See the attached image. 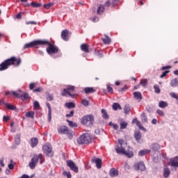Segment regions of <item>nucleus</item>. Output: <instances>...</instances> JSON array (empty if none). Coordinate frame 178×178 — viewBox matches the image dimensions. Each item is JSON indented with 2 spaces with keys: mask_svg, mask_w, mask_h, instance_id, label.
Instances as JSON below:
<instances>
[{
  "mask_svg": "<svg viewBox=\"0 0 178 178\" xmlns=\"http://www.w3.org/2000/svg\"><path fill=\"white\" fill-rule=\"evenodd\" d=\"M22 63V59L16 58V57H11L0 64V72L3 70H6V69L9 68V66H12L14 65L15 66H19Z\"/></svg>",
  "mask_w": 178,
  "mask_h": 178,
  "instance_id": "f257e3e1",
  "label": "nucleus"
},
{
  "mask_svg": "<svg viewBox=\"0 0 178 178\" xmlns=\"http://www.w3.org/2000/svg\"><path fill=\"white\" fill-rule=\"evenodd\" d=\"M42 45L47 46L46 51L49 55H52L54 54H58L59 52V48L56 45L53 44L48 40H42Z\"/></svg>",
  "mask_w": 178,
  "mask_h": 178,
  "instance_id": "f03ea898",
  "label": "nucleus"
},
{
  "mask_svg": "<svg viewBox=\"0 0 178 178\" xmlns=\"http://www.w3.org/2000/svg\"><path fill=\"white\" fill-rule=\"evenodd\" d=\"M38 161H40V164L44 163V160L42 159V154H39L38 155L33 156V157L31 159V162L29 163V168L31 169H34L35 166H37Z\"/></svg>",
  "mask_w": 178,
  "mask_h": 178,
  "instance_id": "7ed1b4c3",
  "label": "nucleus"
},
{
  "mask_svg": "<svg viewBox=\"0 0 178 178\" xmlns=\"http://www.w3.org/2000/svg\"><path fill=\"white\" fill-rule=\"evenodd\" d=\"M75 87L73 86H67V88H64L61 92V95L63 97H70L71 98H74L76 97V94L72 93L74 91Z\"/></svg>",
  "mask_w": 178,
  "mask_h": 178,
  "instance_id": "20e7f679",
  "label": "nucleus"
},
{
  "mask_svg": "<svg viewBox=\"0 0 178 178\" xmlns=\"http://www.w3.org/2000/svg\"><path fill=\"white\" fill-rule=\"evenodd\" d=\"M94 115H88L82 118L81 123L87 127H92V125L94 124Z\"/></svg>",
  "mask_w": 178,
  "mask_h": 178,
  "instance_id": "39448f33",
  "label": "nucleus"
},
{
  "mask_svg": "<svg viewBox=\"0 0 178 178\" xmlns=\"http://www.w3.org/2000/svg\"><path fill=\"white\" fill-rule=\"evenodd\" d=\"M90 142L91 136L88 134H83L77 139V143L80 145H83V144H90Z\"/></svg>",
  "mask_w": 178,
  "mask_h": 178,
  "instance_id": "423d86ee",
  "label": "nucleus"
},
{
  "mask_svg": "<svg viewBox=\"0 0 178 178\" xmlns=\"http://www.w3.org/2000/svg\"><path fill=\"white\" fill-rule=\"evenodd\" d=\"M42 40H38L26 44L24 46V49H27V48H38V45H42Z\"/></svg>",
  "mask_w": 178,
  "mask_h": 178,
  "instance_id": "0eeeda50",
  "label": "nucleus"
},
{
  "mask_svg": "<svg viewBox=\"0 0 178 178\" xmlns=\"http://www.w3.org/2000/svg\"><path fill=\"white\" fill-rule=\"evenodd\" d=\"M67 166L70 168L74 173H79V167L72 160H67Z\"/></svg>",
  "mask_w": 178,
  "mask_h": 178,
  "instance_id": "6e6552de",
  "label": "nucleus"
},
{
  "mask_svg": "<svg viewBox=\"0 0 178 178\" xmlns=\"http://www.w3.org/2000/svg\"><path fill=\"white\" fill-rule=\"evenodd\" d=\"M43 152L47 156H54V152H52V147L49 145H44L42 147Z\"/></svg>",
  "mask_w": 178,
  "mask_h": 178,
  "instance_id": "1a4fd4ad",
  "label": "nucleus"
},
{
  "mask_svg": "<svg viewBox=\"0 0 178 178\" xmlns=\"http://www.w3.org/2000/svg\"><path fill=\"white\" fill-rule=\"evenodd\" d=\"M92 162L93 163H96V167L97 168V169H101L102 168V160L101 159H95V157H93L92 159Z\"/></svg>",
  "mask_w": 178,
  "mask_h": 178,
  "instance_id": "9d476101",
  "label": "nucleus"
},
{
  "mask_svg": "<svg viewBox=\"0 0 178 178\" xmlns=\"http://www.w3.org/2000/svg\"><path fill=\"white\" fill-rule=\"evenodd\" d=\"M134 168L136 170H140L141 172L145 170V165L143 162L134 164Z\"/></svg>",
  "mask_w": 178,
  "mask_h": 178,
  "instance_id": "9b49d317",
  "label": "nucleus"
},
{
  "mask_svg": "<svg viewBox=\"0 0 178 178\" xmlns=\"http://www.w3.org/2000/svg\"><path fill=\"white\" fill-rule=\"evenodd\" d=\"M170 163L172 168H178V156L170 159Z\"/></svg>",
  "mask_w": 178,
  "mask_h": 178,
  "instance_id": "f8f14e48",
  "label": "nucleus"
},
{
  "mask_svg": "<svg viewBox=\"0 0 178 178\" xmlns=\"http://www.w3.org/2000/svg\"><path fill=\"white\" fill-rule=\"evenodd\" d=\"M69 31L64 30L61 32V38L64 40V41H69Z\"/></svg>",
  "mask_w": 178,
  "mask_h": 178,
  "instance_id": "ddd939ff",
  "label": "nucleus"
},
{
  "mask_svg": "<svg viewBox=\"0 0 178 178\" xmlns=\"http://www.w3.org/2000/svg\"><path fill=\"white\" fill-rule=\"evenodd\" d=\"M68 130H69V128L63 125L58 128V131L60 134H66V133Z\"/></svg>",
  "mask_w": 178,
  "mask_h": 178,
  "instance_id": "4468645a",
  "label": "nucleus"
},
{
  "mask_svg": "<svg viewBox=\"0 0 178 178\" xmlns=\"http://www.w3.org/2000/svg\"><path fill=\"white\" fill-rule=\"evenodd\" d=\"M109 175L111 177H116V176H119V171L113 168L110 170Z\"/></svg>",
  "mask_w": 178,
  "mask_h": 178,
  "instance_id": "2eb2a0df",
  "label": "nucleus"
},
{
  "mask_svg": "<svg viewBox=\"0 0 178 178\" xmlns=\"http://www.w3.org/2000/svg\"><path fill=\"white\" fill-rule=\"evenodd\" d=\"M89 48H90V46L88 45V44H82L81 45V51H83V52H86V54H88V52H90Z\"/></svg>",
  "mask_w": 178,
  "mask_h": 178,
  "instance_id": "dca6fc26",
  "label": "nucleus"
},
{
  "mask_svg": "<svg viewBox=\"0 0 178 178\" xmlns=\"http://www.w3.org/2000/svg\"><path fill=\"white\" fill-rule=\"evenodd\" d=\"M38 145V138H31V145L32 148H35Z\"/></svg>",
  "mask_w": 178,
  "mask_h": 178,
  "instance_id": "f3484780",
  "label": "nucleus"
},
{
  "mask_svg": "<svg viewBox=\"0 0 178 178\" xmlns=\"http://www.w3.org/2000/svg\"><path fill=\"white\" fill-rule=\"evenodd\" d=\"M48 109H49V113H48V120L49 122H51V120H52V109L51 108V104H49V103H47L46 104Z\"/></svg>",
  "mask_w": 178,
  "mask_h": 178,
  "instance_id": "a211bd4d",
  "label": "nucleus"
},
{
  "mask_svg": "<svg viewBox=\"0 0 178 178\" xmlns=\"http://www.w3.org/2000/svg\"><path fill=\"white\" fill-rule=\"evenodd\" d=\"M150 148L152 151L156 152V151L161 148V146L158 143H152L150 146Z\"/></svg>",
  "mask_w": 178,
  "mask_h": 178,
  "instance_id": "6ab92c4d",
  "label": "nucleus"
},
{
  "mask_svg": "<svg viewBox=\"0 0 178 178\" xmlns=\"http://www.w3.org/2000/svg\"><path fill=\"white\" fill-rule=\"evenodd\" d=\"M142 134L140 131H136L134 132V138L136 141H140L141 140Z\"/></svg>",
  "mask_w": 178,
  "mask_h": 178,
  "instance_id": "aec40b11",
  "label": "nucleus"
},
{
  "mask_svg": "<svg viewBox=\"0 0 178 178\" xmlns=\"http://www.w3.org/2000/svg\"><path fill=\"white\" fill-rule=\"evenodd\" d=\"M104 37L105 38H102V40L103 41L104 44L109 45V44L112 42V40L110 39V38L108 35H105Z\"/></svg>",
  "mask_w": 178,
  "mask_h": 178,
  "instance_id": "412c9836",
  "label": "nucleus"
},
{
  "mask_svg": "<svg viewBox=\"0 0 178 178\" xmlns=\"http://www.w3.org/2000/svg\"><path fill=\"white\" fill-rule=\"evenodd\" d=\"M134 98H136V99H138L139 101H141L143 99V96L141 95V92H134Z\"/></svg>",
  "mask_w": 178,
  "mask_h": 178,
  "instance_id": "4be33fe9",
  "label": "nucleus"
},
{
  "mask_svg": "<svg viewBox=\"0 0 178 178\" xmlns=\"http://www.w3.org/2000/svg\"><path fill=\"white\" fill-rule=\"evenodd\" d=\"M101 113H102L103 119H105L106 120L109 119V115H108V113H106V110L103 108L102 109Z\"/></svg>",
  "mask_w": 178,
  "mask_h": 178,
  "instance_id": "5701e85b",
  "label": "nucleus"
},
{
  "mask_svg": "<svg viewBox=\"0 0 178 178\" xmlns=\"http://www.w3.org/2000/svg\"><path fill=\"white\" fill-rule=\"evenodd\" d=\"M149 152H151L150 149L140 150L138 152V155H140V156H144V155H147V154H149Z\"/></svg>",
  "mask_w": 178,
  "mask_h": 178,
  "instance_id": "b1692460",
  "label": "nucleus"
},
{
  "mask_svg": "<svg viewBox=\"0 0 178 178\" xmlns=\"http://www.w3.org/2000/svg\"><path fill=\"white\" fill-rule=\"evenodd\" d=\"M84 90L86 94H92L96 91L94 88H85Z\"/></svg>",
  "mask_w": 178,
  "mask_h": 178,
  "instance_id": "393cba45",
  "label": "nucleus"
},
{
  "mask_svg": "<svg viewBox=\"0 0 178 178\" xmlns=\"http://www.w3.org/2000/svg\"><path fill=\"white\" fill-rule=\"evenodd\" d=\"M171 87H178V80L177 79L175 78L170 81Z\"/></svg>",
  "mask_w": 178,
  "mask_h": 178,
  "instance_id": "a878e982",
  "label": "nucleus"
},
{
  "mask_svg": "<svg viewBox=\"0 0 178 178\" xmlns=\"http://www.w3.org/2000/svg\"><path fill=\"white\" fill-rule=\"evenodd\" d=\"M141 121L142 123H147V122H148V118H147L145 113L141 114Z\"/></svg>",
  "mask_w": 178,
  "mask_h": 178,
  "instance_id": "bb28decb",
  "label": "nucleus"
},
{
  "mask_svg": "<svg viewBox=\"0 0 178 178\" xmlns=\"http://www.w3.org/2000/svg\"><path fill=\"white\" fill-rule=\"evenodd\" d=\"M113 109L114 111H118V109L122 111V106H120V104H119V103H113Z\"/></svg>",
  "mask_w": 178,
  "mask_h": 178,
  "instance_id": "cd10ccee",
  "label": "nucleus"
},
{
  "mask_svg": "<svg viewBox=\"0 0 178 178\" xmlns=\"http://www.w3.org/2000/svg\"><path fill=\"white\" fill-rule=\"evenodd\" d=\"M65 106H66V108H68V109L76 108V105L73 102L65 103Z\"/></svg>",
  "mask_w": 178,
  "mask_h": 178,
  "instance_id": "c85d7f7f",
  "label": "nucleus"
},
{
  "mask_svg": "<svg viewBox=\"0 0 178 178\" xmlns=\"http://www.w3.org/2000/svg\"><path fill=\"white\" fill-rule=\"evenodd\" d=\"M5 106L7 108V109H10V111H16V106L10 104H5Z\"/></svg>",
  "mask_w": 178,
  "mask_h": 178,
  "instance_id": "c756f323",
  "label": "nucleus"
},
{
  "mask_svg": "<svg viewBox=\"0 0 178 178\" xmlns=\"http://www.w3.org/2000/svg\"><path fill=\"white\" fill-rule=\"evenodd\" d=\"M115 151L117 154H123L124 155L126 150L124 149V147H118L115 149Z\"/></svg>",
  "mask_w": 178,
  "mask_h": 178,
  "instance_id": "7c9ffc66",
  "label": "nucleus"
},
{
  "mask_svg": "<svg viewBox=\"0 0 178 178\" xmlns=\"http://www.w3.org/2000/svg\"><path fill=\"white\" fill-rule=\"evenodd\" d=\"M35 115V113H34V111H29L25 114V116L26 118H31V119H34Z\"/></svg>",
  "mask_w": 178,
  "mask_h": 178,
  "instance_id": "2f4dec72",
  "label": "nucleus"
},
{
  "mask_svg": "<svg viewBox=\"0 0 178 178\" xmlns=\"http://www.w3.org/2000/svg\"><path fill=\"white\" fill-rule=\"evenodd\" d=\"M20 98H22V101L30 99V95L29 93H24L23 95H20Z\"/></svg>",
  "mask_w": 178,
  "mask_h": 178,
  "instance_id": "473e14b6",
  "label": "nucleus"
},
{
  "mask_svg": "<svg viewBox=\"0 0 178 178\" xmlns=\"http://www.w3.org/2000/svg\"><path fill=\"white\" fill-rule=\"evenodd\" d=\"M46 98L47 101H54V95L50 94L49 92H46Z\"/></svg>",
  "mask_w": 178,
  "mask_h": 178,
  "instance_id": "72a5a7b5",
  "label": "nucleus"
},
{
  "mask_svg": "<svg viewBox=\"0 0 178 178\" xmlns=\"http://www.w3.org/2000/svg\"><path fill=\"white\" fill-rule=\"evenodd\" d=\"M104 9H105V8H104V6L100 5V6L98 7L97 10V15H101L102 13H104Z\"/></svg>",
  "mask_w": 178,
  "mask_h": 178,
  "instance_id": "f704fd0d",
  "label": "nucleus"
},
{
  "mask_svg": "<svg viewBox=\"0 0 178 178\" xmlns=\"http://www.w3.org/2000/svg\"><path fill=\"white\" fill-rule=\"evenodd\" d=\"M124 155L127 156V158H133L134 156V153L132 151H125Z\"/></svg>",
  "mask_w": 178,
  "mask_h": 178,
  "instance_id": "c9c22d12",
  "label": "nucleus"
},
{
  "mask_svg": "<svg viewBox=\"0 0 178 178\" xmlns=\"http://www.w3.org/2000/svg\"><path fill=\"white\" fill-rule=\"evenodd\" d=\"M65 134H67L70 140H72V138H73V134H74V133L72 130L68 129Z\"/></svg>",
  "mask_w": 178,
  "mask_h": 178,
  "instance_id": "e433bc0d",
  "label": "nucleus"
},
{
  "mask_svg": "<svg viewBox=\"0 0 178 178\" xmlns=\"http://www.w3.org/2000/svg\"><path fill=\"white\" fill-rule=\"evenodd\" d=\"M170 175V170H169V168H165L164 173H163V177H165V178L169 177Z\"/></svg>",
  "mask_w": 178,
  "mask_h": 178,
  "instance_id": "4c0bfd02",
  "label": "nucleus"
},
{
  "mask_svg": "<svg viewBox=\"0 0 178 178\" xmlns=\"http://www.w3.org/2000/svg\"><path fill=\"white\" fill-rule=\"evenodd\" d=\"M66 122H67L70 127H77V126H78L76 123L73 122L71 120H67Z\"/></svg>",
  "mask_w": 178,
  "mask_h": 178,
  "instance_id": "58836bf2",
  "label": "nucleus"
},
{
  "mask_svg": "<svg viewBox=\"0 0 178 178\" xmlns=\"http://www.w3.org/2000/svg\"><path fill=\"white\" fill-rule=\"evenodd\" d=\"M124 111L125 115H129V112H130V106L129 104H126L124 107Z\"/></svg>",
  "mask_w": 178,
  "mask_h": 178,
  "instance_id": "ea45409f",
  "label": "nucleus"
},
{
  "mask_svg": "<svg viewBox=\"0 0 178 178\" xmlns=\"http://www.w3.org/2000/svg\"><path fill=\"white\" fill-rule=\"evenodd\" d=\"M159 108H166L168 106V103L166 102L161 101L159 104Z\"/></svg>",
  "mask_w": 178,
  "mask_h": 178,
  "instance_id": "a19ab883",
  "label": "nucleus"
},
{
  "mask_svg": "<svg viewBox=\"0 0 178 178\" xmlns=\"http://www.w3.org/2000/svg\"><path fill=\"white\" fill-rule=\"evenodd\" d=\"M42 4L41 3H38L35 1H33L31 3V6L33 7V8H40L42 6Z\"/></svg>",
  "mask_w": 178,
  "mask_h": 178,
  "instance_id": "79ce46f5",
  "label": "nucleus"
},
{
  "mask_svg": "<svg viewBox=\"0 0 178 178\" xmlns=\"http://www.w3.org/2000/svg\"><path fill=\"white\" fill-rule=\"evenodd\" d=\"M140 86H142L143 87H147V86H148V81H147V79L145 80H141L140 83Z\"/></svg>",
  "mask_w": 178,
  "mask_h": 178,
  "instance_id": "37998d69",
  "label": "nucleus"
},
{
  "mask_svg": "<svg viewBox=\"0 0 178 178\" xmlns=\"http://www.w3.org/2000/svg\"><path fill=\"white\" fill-rule=\"evenodd\" d=\"M120 129L123 130L124 129H126L127 127V122H121L120 124Z\"/></svg>",
  "mask_w": 178,
  "mask_h": 178,
  "instance_id": "c03bdc74",
  "label": "nucleus"
},
{
  "mask_svg": "<svg viewBox=\"0 0 178 178\" xmlns=\"http://www.w3.org/2000/svg\"><path fill=\"white\" fill-rule=\"evenodd\" d=\"M154 91L156 94H161V88H159V86L154 85Z\"/></svg>",
  "mask_w": 178,
  "mask_h": 178,
  "instance_id": "a18cd8bd",
  "label": "nucleus"
},
{
  "mask_svg": "<svg viewBox=\"0 0 178 178\" xmlns=\"http://www.w3.org/2000/svg\"><path fill=\"white\" fill-rule=\"evenodd\" d=\"M38 86V83H31L29 85V89L30 90H34V88H35V87Z\"/></svg>",
  "mask_w": 178,
  "mask_h": 178,
  "instance_id": "49530a36",
  "label": "nucleus"
},
{
  "mask_svg": "<svg viewBox=\"0 0 178 178\" xmlns=\"http://www.w3.org/2000/svg\"><path fill=\"white\" fill-rule=\"evenodd\" d=\"M51 6H54V2H50L47 4L44 5V9H49V8H51Z\"/></svg>",
  "mask_w": 178,
  "mask_h": 178,
  "instance_id": "de8ad7c7",
  "label": "nucleus"
},
{
  "mask_svg": "<svg viewBox=\"0 0 178 178\" xmlns=\"http://www.w3.org/2000/svg\"><path fill=\"white\" fill-rule=\"evenodd\" d=\"M95 55H97V56H98L99 58H102L104 56V54L99 50H98L97 51V50H95Z\"/></svg>",
  "mask_w": 178,
  "mask_h": 178,
  "instance_id": "09e8293b",
  "label": "nucleus"
},
{
  "mask_svg": "<svg viewBox=\"0 0 178 178\" xmlns=\"http://www.w3.org/2000/svg\"><path fill=\"white\" fill-rule=\"evenodd\" d=\"M63 175L64 176H66L67 178H72V175L70 174V172H67V171H64L63 172Z\"/></svg>",
  "mask_w": 178,
  "mask_h": 178,
  "instance_id": "8fccbe9b",
  "label": "nucleus"
},
{
  "mask_svg": "<svg viewBox=\"0 0 178 178\" xmlns=\"http://www.w3.org/2000/svg\"><path fill=\"white\" fill-rule=\"evenodd\" d=\"M81 104H82V105H83V106H88L90 102L86 99H83L81 101Z\"/></svg>",
  "mask_w": 178,
  "mask_h": 178,
  "instance_id": "3c124183",
  "label": "nucleus"
},
{
  "mask_svg": "<svg viewBox=\"0 0 178 178\" xmlns=\"http://www.w3.org/2000/svg\"><path fill=\"white\" fill-rule=\"evenodd\" d=\"M170 72V71L167 70L163 72V74L160 76V79H163V77H166V76L168 75V73H169Z\"/></svg>",
  "mask_w": 178,
  "mask_h": 178,
  "instance_id": "603ef678",
  "label": "nucleus"
},
{
  "mask_svg": "<svg viewBox=\"0 0 178 178\" xmlns=\"http://www.w3.org/2000/svg\"><path fill=\"white\" fill-rule=\"evenodd\" d=\"M15 143L17 145H19V144H20V136L17 135V136L15 137Z\"/></svg>",
  "mask_w": 178,
  "mask_h": 178,
  "instance_id": "864d4df0",
  "label": "nucleus"
},
{
  "mask_svg": "<svg viewBox=\"0 0 178 178\" xmlns=\"http://www.w3.org/2000/svg\"><path fill=\"white\" fill-rule=\"evenodd\" d=\"M33 108L35 109H38L40 108V103H38V102L35 101L34 103H33Z\"/></svg>",
  "mask_w": 178,
  "mask_h": 178,
  "instance_id": "5fc2aeb1",
  "label": "nucleus"
},
{
  "mask_svg": "<svg viewBox=\"0 0 178 178\" xmlns=\"http://www.w3.org/2000/svg\"><path fill=\"white\" fill-rule=\"evenodd\" d=\"M136 126L140 129V130H144V127L141 126V122L140 121H136Z\"/></svg>",
  "mask_w": 178,
  "mask_h": 178,
  "instance_id": "6e6d98bb",
  "label": "nucleus"
},
{
  "mask_svg": "<svg viewBox=\"0 0 178 178\" xmlns=\"http://www.w3.org/2000/svg\"><path fill=\"white\" fill-rule=\"evenodd\" d=\"M23 15H24V12H21L19 13L17 15H16V18L18 19H22V16H23Z\"/></svg>",
  "mask_w": 178,
  "mask_h": 178,
  "instance_id": "4d7b16f0",
  "label": "nucleus"
},
{
  "mask_svg": "<svg viewBox=\"0 0 178 178\" xmlns=\"http://www.w3.org/2000/svg\"><path fill=\"white\" fill-rule=\"evenodd\" d=\"M73 115H74V111H71L69 114H66V118H72Z\"/></svg>",
  "mask_w": 178,
  "mask_h": 178,
  "instance_id": "13d9d810",
  "label": "nucleus"
},
{
  "mask_svg": "<svg viewBox=\"0 0 178 178\" xmlns=\"http://www.w3.org/2000/svg\"><path fill=\"white\" fill-rule=\"evenodd\" d=\"M156 113H158V115H159L160 116H165V113H163V111H162L161 110L158 109Z\"/></svg>",
  "mask_w": 178,
  "mask_h": 178,
  "instance_id": "bf43d9fd",
  "label": "nucleus"
},
{
  "mask_svg": "<svg viewBox=\"0 0 178 178\" xmlns=\"http://www.w3.org/2000/svg\"><path fill=\"white\" fill-rule=\"evenodd\" d=\"M170 95L172 97V98H175V99L178 100V97L176 95V93L170 92Z\"/></svg>",
  "mask_w": 178,
  "mask_h": 178,
  "instance_id": "052dcab7",
  "label": "nucleus"
},
{
  "mask_svg": "<svg viewBox=\"0 0 178 178\" xmlns=\"http://www.w3.org/2000/svg\"><path fill=\"white\" fill-rule=\"evenodd\" d=\"M126 90H127V86H124L122 88H120L118 91L119 92H123V91H126Z\"/></svg>",
  "mask_w": 178,
  "mask_h": 178,
  "instance_id": "680f3d73",
  "label": "nucleus"
},
{
  "mask_svg": "<svg viewBox=\"0 0 178 178\" xmlns=\"http://www.w3.org/2000/svg\"><path fill=\"white\" fill-rule=\"evenodd\" d=\"M12 94L16 98H20V95L17 93V92L12 91Z\"/></svg>",
  "mask_w": 178,
  "mask_h": 178,
  "instance_id": "e2e57ef3",
  "label": "nucleus"
},
{
  "mask_svg": "<svg viewBox=\"0 0 178 178\" xmlns=\"http://www.w3.org/2000/svg\"><path fill=\"white\" fill-rule=\"evenodd\" d=\"M42 91V88L39 87L35 90H33V92H41Z\"/></svg>",
  "mask_w": 178,
  "mask_h": 178,
  "instance_id": "0e129e2a",
  "label": "nucleus"
},
{
  "mask_svg": "<svg viewBox=\"0 0 178 178\" xmlns=\"http://www.w3.org/2000/svg\"><path fill=\"white\" fill-rule=\"evenodd\" d=\"M107 91L108 92H111L112 94V92H113V88H112V87L110 86H107Z\"/></svg>",
  "mask_w": 178,
  "mask_h": 178,
  "instance_id": "69168bd1",
  "label": "nucleus"
},
{
  "mask_svg": "<svg viewBox=\"0 0 178 178\" xmlns=\"http://www.w3.org/2000/svg\"><path fill=\"white\" fill-rule=\"evenodd\" d=\"M3 119L4 122H8V120H10V117H8V116L6 117L4 115Z\"/></svg>",
  "mask_w": 178,
  "mask_h": 178,
  "instance_id": "338daca9",
  "label": "nucleus"
},
{
  "mask_svg": "<svg viewBox=\"0 0 178 178\" xmlns=\"http://www.w3.org/2000/svg\"><path fill=\"white\" fill-rule=\"evenodd\" d=\"M0 166H1V168L5 167V163H3V159H0Z\"/></svg>",
  "mask_w": 178,
  "mask_h": 178,
  "instance_id": "774afa93",
  "label": "nucleus"
}]
</instances>
